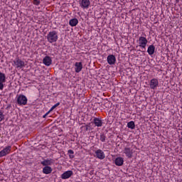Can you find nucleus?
I'll return each instance as SVG.
<instances>
[{"mask_svg": "<svg viewBox=\"0 0 182 182\" xmlns=\"http://www.w3.org/2000/svg\"><path fill=\"white\" fill-rule=\"evenodd\" d=\"M74 69L75 73H80L82 69H83V63H82V62H76L74 64Z\"/></svg>", "mask_w": 182, "mask_h": 182, "instance_id": "nucleus-8", "label": "nucleus"}, {"mask_svg": "<svg viewBox=\"0 0 182 182\" xmlns=\"http://www.w3.org/2000/svg\"><path fill=\"white\" fill-rule=\"evenodd\" d=\"M124 163V159L122 157H117L114 160V164H116L118 166H123Z\"/></svg>", "mask_w": 182, "mask_h": 182, "instance_id": "nucleus-18", "label": "nucleus"}, {"mask_svg": "<svg viewBox=\"0 0 182 182\" xmlns=\"http://www.w3.org/2000/svg\"><path fill=\"white\" fill-rule=\"evenodd\" d=\"M50 113L49 111L43 115V117H46Z\"/></svg>", "mask_w": 182, "mask_h": 182, "instance_id": "nucleus-27", "label": "nucleus"}, {"mask_svg": "<svg viewBox=\"0 0 182 182\" xmlns=\"http://www.w3.org/2000/svg\"><path fill=\"white\" fill-rule=\"evenodd\" d=\"M92 123H94L96 127H102L103 126V122L100 118L94 117Z\"/></svg>", "mask_w": 182, "mask_h": 182, "instance_id": "nucleus-15", "label": "nucleus"}, {"mask_svg": "<svg viewBox=\"0 0 182 182\" xmlns=\"http://www.w3.org/2000/svg\"><path fill=\"white\" fill-rule=\"evenodd\" d=\"M47 41L48 42H49V43H53L55 42H58V31H50L48 34H47Z\"/></svg>", "mask_w": 182, "mask_h": 182, "instance_id": "nucleus-1", "label": "nucleus"}, {"mask_svg": "<svg viewBox=\"0 0 182 182\" xmlns=\"http://www.w3.org/2000/svg\"><path fill=\"white\" fill-rule=\"evenodd\" d=\"M6 82L5 73L0 72V90H4V83Z\"/></svg>", "mask_w": 182, "mask_h": 182, "instance_id": "nucleus-9", "label": "nucleus"}, {"mask_svg": "<svg viewBox=\"0 0 182 182\" xmlns=\"http://www.w3.org/2000/svg\"><path fill=\"white\" fill-rule=\"evenodd\" d=\"M13 66H16L17 69H22L23 68H25V61L21 60L19 58H16L13 61Z\"/></svg>", "mask_w": 182, "mask_h": 182, "instance_id": "nucleus-3", "label": "nucleus"}, {"mask_svg": "<svg viewBox=\"0 0 182 182\" xmlns=\"http://www.w3.org/2000/svg\"><path fill=\"white\" fill-rule=\"evenodd\" d=\"M11 150H12V146H6L3 150L0 151V158L5 157V156H8V154L11 153Z\"/></svg>", "mask_w": 182, "mask_h": 182, "instance_id": "nucleus-7", "label": "nucleus"}, {"mask_svg": "<svg viewBox=\"0 0 182 182\" xmlns=\"http://www.w3.org/2000/svg\"><path fill=\"white\" fill-rule=\"evenodd\" d=\"M28 103V98L23 95H20L17 97V104L19 106H25Z\"/></svg>", "mask_w": 182, "mask_h": 182, "instance_id": "nucleus-4", "label": "nucleus"}, {"mask_svg": "<svg viewBox=\"0 0 182 182\" xmlns=\"http://www.w3.org/2000/svg\"><path fill=\"white\" fill-rule=\"evenodd\" d=\"M42 171L43 174H50L53 169L50 166H44Z\"/></svg>", "mask_w": 182, "mask_h": 182, "instance_id": "nucleus-19", "label": "nucleus"}, {"mask_svg": "<svg viewBox=\"0 0 182 182\" xmlns=\"http://www.w3.org/2000/svg\"><path fill=\"white\" fill-rule=\"evenodd\" d=\"M3 120H5V114H4L2 111H0V122H2Z\"/></svg>", "mask_w": 182, "mask_h": 182, "instance_id": "nucleus-24", "label": "nucleus"}, {"mask_svg": "<svg viewBox=\"0 0 182 182\" xmlns=\"http://www.w3.org/2000/svg\"><path fill=\"white\" fill-rule=\"evenodd\" d=\"M72 176H73V171H67L61 175V178H62V180H68V178H70V177H72Z\"/></svg>", "mask_w": 182, "mask_h": 182, "instance_id": "nucleus-12", "label": "nucleus"}, {"mask_svg": "<svg viewBox=\"0 0 182 182\" xmlns=\"http://www.w3.org/2000/svg\"><path fill=\"white\" fill-rule=\"evenodd\" d=\"M55 109V107H53V106L50 109V110L48 112H52L53 109Z\"/></svg>", "mask_w": 182, "mask_h": 182, "instance_id": "nucleus-28", "label": "nucleus"}, {"mask_svg": "<svg viewBox=\"0 0 182 182\" xmlns=\"http://www.w3.org/2000/svg\"><path fill=\"white\" fill-rule=\"evenodd\" d=\"M100 140L102 143H105V141H106V135L105 134H101L100 136Z\"/></svg>", "mask_w": 182, "mask_h": 182, "instance_id": "nucleus-23", "label": "nucleus"}, {"mask_svg": "<svg viewBox=\"0 0 182 182\" xmlns=\"http://www.w3.org/2000/svg\"><path fill=\"white\" fill-rule=\"evenodd\" d=\"M60 105V102H58L55 105H54L53 107H54V109H56V107H58V106H59Z\"/></svg>", "mask_w": 182, "mask_h": 182, "instance_id": "nucleus-26", "label": "nucleus"}, {"mask_svg": "<svg viewBox=\"0 0 182 182\" xmlns=\"http://www.w3.org/2000/svg\"><path fill=\"white\" fill-rule=\"evenodd\" d=\"M107 62L109 65H116V56L114 55H109L107 57Z\"/></svg>", "mask_w": 182, "mask_h": 182, "instance_id": "nucleus-14", "label": "nucleus"}, {"mask_svg": "<svg viewBox=\"0 0 182 182\" xmlns=\"http://www.w3.org/2000/svg\"><path fill=\"white\" fill-rule=\"evenodd\" d=\"M137 43L141 49H146V46H147V43H149V41L144 36H140L137 40Z\"/></svg>", "mask_w": 182, "mask_h": 182, "instance_id": "nucleus-2", "label": "nucleus"}, {"mask_svg": "<svg viewBox=\"0 0 182 182\" xmlns=\"http://www.w3.org/2000/svg\"><path fill=\"white\" fill-rule=\"evenodd\" d=\"M154 52H156V46L154 45H150L147 49L148 55L151 56V55H154Z\"/></svg>", "mask_w": 182, "mask_h": 182, "instance_id": "nucleus-17", "label": "nucleus"}, {"mask_svg": "<svg viewBox=\"0 0 182 182\" xmlns=\"http://www.w3.org/2000/svg\"><path fill=\"white\" fill-rule=\"evenodd\" d=\"M34 5H39L41 4V0H33Z\"/></svg>", "mask_w": 182, "mask_h": 182, "instance_id": "nucleus-25", "label": "nucleus"}, {"mask_svg": "<svg viewBox=\"0 0 182 182\" xmlns=\"http://www.w3.org/2000/svg\"><path fill=\"white\" fill-rule=\"evenodd\" d=\"M43 63H44L46 66H50L52 65V58L49 56H46L43 59Z\"/></svg>", "mask_w": 182, "mask_h": 182, "instance_id": "nucleus-16", "label": "nucleus"}, {"mask_svg": "<svg viewBox=\"0 0 182 182\" xmlns=\"http://www.w3.org/2000/svg\"><path fill=\"white\" fill-rule=\"evenodd\" d=\"M127 127L128 129H131L132 130H134L136 129V124L133 121H130L127 123Z\"/></svg>", "mask_w": 182, "mask_h": 182, "instance_id": "nucleus-21", "label": "nucleus"}, {"mask_svg": "<svg viewBox=\"0 0 182 182\" xmlns=\"http://www.w3.org/2000/svg\"><path fill=\"white\" fill-rule=\"evenodd\" d=\"M79 23V20L77 18L70 19L69 21L70 26H76Z\"/></svg>", "mask_w": 182, "mask_h": 182, "instance_id": "nucleus-20", "label": "nucleus"}, {"mask_svg": "<svg viewBox=\"0 0 182 182\" xmlns=\"http://www.w3.org/2000/svg\"><path fill=\"white\" fill-rule=\"evenodd\" d=\"M95 157L100 160H103V159L106 157V155L105 154V152L102 151V149H97L95 151Z\"/></svg>", "mask_w": 182, "mask_h": 182, "instance_id": "nucleus-10", "label": "nucleus"}, {"mask_svg": "<svg viewBox=\"0 0 182 182\" xmlns=\"http://www.w3.org/2000/svg\"><path fill=\"white\" fill-rule=\"evenodd\" d=\"M68 154L69 155L70 159H75V152L72 149L68 151Z\"/></svg>", "mask_w": 182, "mask_h": 182, "instance_id": "nucleus-22", "label": "nucleus"}, {"mask_svg": "<svg viewBox=\"0 0 182 182\" xmlns=\"http://www.w3.org/2000/svg\"><path fill=\"white\" fill-rule=\"evenodd\" d=\"M124 154L128 159H132V157H133V149L129 147H125L124 149Z\"/></svg>", "mask_w": 182, "mask_h": 182, "instance_id": "nucleus-13", "label": "nucleus"}, {"mask_svg": "<svg viewBox=\"0 0 182 182\" xmlns=\"http://www.w3.org/2000/svg\"><path fill=\"white\" fill-rule=\"evenodd\" d=\"M55 163V161L52 159H44L41 162V164L44 166H50Z\"/></svg>", "mask_w": 182, "mask_h": 182, "instance_id": "nucleus-11", "label": "nucleus"}, {"mask_svg": "<svg viewBox=\"0 0 182 182\" xmlns=\"http://www.w3.org/2000/svg\"><path fill=\"white\" fill-rule=\"evenodd\" d=\"M149 87L152 90H157L159 87V80L157 78H153L149 82Z\"/></svg>", "mask_w": 182, "mask_h": 182, "instance_id": "nucleus-5", "label": "nucleus"}, {"mask_svg": "<svg viewBox=\"0 0 182 182\" xmlns=\"http://www.w3.org/2000/svg\"><path fill=\"white\" fill-rule=\"evenodd\" d=\"M79 5L82 9H89L90 0H79Z\"/></svg>", "mask_w": 182, "mask_h": 182, "instance_id": "nucleus-6", "label": "nucleus"}]
</instances>
